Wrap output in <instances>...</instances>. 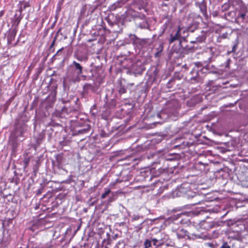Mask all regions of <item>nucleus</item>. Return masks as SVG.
Returning a JSON list of instances; mask_svg holds the SVG:
<instances>
[{
	"label": "nucleus",
	"instance_id": "obj_5",
	"mask_svg": "<svg viewBox=\"0 0 248 248\" xmlns=\"http://www.w3.org/2000/svg\"><path fill=\"white\" fill-rule=\"evenodd\" d=\"M183 38L182 36L180 34V30H177L175 31L172 32L170 35V38L169 39V43L171 44L175 41H182V39Z\"/></svg>",
	"mask_w": 248,
	"mask_h": 248
},
{
	"label": "nucleus",
	"instance_id": "obj_8",
	"mask_svg": "<svg viewBox=\"0 0 248 248\" xmlns=\"http://www.w3.org/2000/svg\"><path fill=\"white\" fill-rule=\"evenodd\" d=\"M150 172L151 174V178L152 177H156L159 176L161 173H162L164 169L162 168H159L157 170H155L154 169L150 170Z\"/></svg>",
	"mask_w": 248,
	"mask_h": 248
},
{
	"label": "nucleus",
	"instance_id": "obj_19",
	"mask_svg": "<svg viewBox=\"0 0 248 248\" xmlns=\"http://www.w3.org/2000/svg\"><path fill=\"white\" fill-rule=\"evenodd\" d=\"M157 49L158 50V51L156 53V55H157L158 53H160L162 51V50L163 49V44H160L158 47Z\"/></svg>",
	"mask_w": 248,
	"mask_h": 248
},
{
	"label": "nucleus",
	"instance_id": "obj_14",
	"mask_svg": "<svg viewBox=\"0 0 248 248\" xmlns=\"http://www.w3.org/2000/svg\"><path fill=\"white\" fill-rule=\"evenodd\" d=\"M105 192L103 193L101 196V198L102 199L106 198V197L110 193V189L105 188Z\"/></svg>",
	"mask_w": 248,
	"mask_h": 248
},
{
	"label": "nucleus",
	"instance_id": "obj_10",
	"mask_svg": "<svg viewBox=\"0 0 248 248\" xmlns=\"http://www.w3.org/2000/svg\"><path fill=\"white\" fill-rule=\"evenodd\" d=\"M178 30H180V34H181V36L183 35V36H182L183 38H184L187 36H188V34L187 29L179 26Z\"/></svg>",
	"mask_w": 248,
	"mask_h": 248
},
{
	"label": "nucleus",
	"instance_id": "obj_27",
	"mask_svg": "<svg viewBox=\"0 0 248 248\" xmlns=\"http://www.w3.org/2000/svg\"><path fill=\"white\" fill-rule=\"evenodd\" d=\"M77 59L79 61H81V59L79 57H78Z\"/></svg>",
	"mask_w": 248,
	"mask_h": 248
},
{
	"label": "nucleus",
	"instance_id": "obj_22",
	"mask_svg": "<svg viewBox=\"0 0 248 248\" xmlns=\"http://www.w3.org/2000/svg\"><path fill=\"white\" fill-rule=\"evenodd\" d=\"M140 218V217L138 216H135L133 217L132 219L134 220H138Z\"/></svg>",
	"mask_w": 248,
	"mask_h": 248
},
{
	"label": "nucleus",
	"instance_id": "obj_9",
	"mask_svg": "<svg viewBox=\"0 0 248 248\" xmlns=\"http://www.w3.org/2000/svg\"><path fill=\"white\" fill-rule=\"evenodd\" d=\"M165 238H153L152 239V242L153 244L155 246H160L164 244Z\"/></svg>",
	"mask_w": 248,
	"mask_h": 248
},
{
	"label": "nucleus",
	"instance_id": "obj_24",
	"mask_svg": "<svg viewBox=\"0 0 248 248\" xmlns=\"http://www.w3.org/2000/svg\"><path fill=\"white\" fill-rule=\"evenodd\" d=\"M81 131H82L81 133H83V132H86L87 131V130L86 129H83V130H81Z\"/></svg>",
	"mask_w": 248,
	"mask_h": 248
},
{
	"label": "nucleus",
	"instance_id": "obj_16",
	"mask_svg": "<svg viewBox=\"0 0 248 248\" xmlns=\"http://www.w3.org/2000/svg\"><path fill=\"white\" fill-rule=\"evenodd\" d=\"M219 248H231V246L228 243L224 242Z\"/></svg>",
	"mask_w": 248,
	"mask_h": 248
},
{
	"label": "nucleus",
	"instance_id": "obj_21",
	"mask_svg": "<svg viewBox=\"0 0 248 248\" xmlns=\"http://www.w3.org/2000/svg\"><path fill=\"white\" fill-rule=\"evenodd\" d=\"M143 222H142L140 224L139 226H137L136 228H137V230H140L142 229L141 225Z\"/></svg>",
	"mask_w": 248,
	"mask_h": 248
},
{
	"label": "nucleus",
	"instance_id": "obj_11",
	"mask_svg": "<svg viewBox=\"0 0 248 248\" xmlns=\"http://www.w3.org/2000/svg\"><path fill=\"white\" fill-rule=\"evenodd\" d=\"M198 4L201 12L203 15H205L206 14V6L205 4L203 2H200Z\"/></svg>",
	"mask_w": 248,
	"mask_h": 248
},
{
	"label": "nucleus",
	"instance_id": "obj_3",
	"mask_svg": "<svg viewBox=\"0 0 248 248\" xmlns=\"http://www.w3.org/2000/svg\"><path fill=\"white\" fill-rule=\"evenodd\" d=\"M184 48L182 46V41H180L178 44L175 45L172 47L171 52L172 54L175 53L178 54L180 57H184Z\"/></svg>",
	"mask_w": 248,
	"mask_h": 248
},
{
	"label": "nucleus",
	"instance_id": "obj_29",
	"mask_svg": "<svg viewBox=\"0 0 248 248\" xmlns=\"http://www.w3.org/2000/svg\"><path fill=\"white\" fill-rule=\"evenodd\" d=\"M134 84L133 83H131L130 85H133Z\"/></svg>",
	"mask_w": 248,
	"mask_h": 248
},
{
	"label": "nucleus",
	"instance_id": "obj_4",
	"mask_svg": "<svg viewBox=\"0 0 248 248\" xmlns=\"http://www.w3.org/2000/svg\"><path fill=\"white\" fill-rule=\"evenodd\" d=\"M206 39V33L203 31H201L199 33L197 34V36L195 39L190 41L192 44H198L203 42Z\"/></svg>",
	"mask_w": 248,
	"mask_h": 248
},
{
	"label": "nucleus",
	"instance_id": "obj_25",
	"mask_svg": "<svg viewBox=\"0 0 248 248\" xmlns=\"http://www.w3.org/2000/svg\"><path fill=\"white\" fill-rule=\"evenodd\" d=\"M214 226V225L213 224H212L211 225H210L209 228H212Z\"/></svg>",
	"mask_w": 248,
	"mask_h": 248
},
{
	"label": "nucleus",
	"instance_id": "obj_2",
	"mask_svg": "<svg viewBox=\"0 0 248 248\" xmlns=\"http://www.w3.org/2000/svg\"><path fill=\"white\" fill-rule=\"evenodd\" d=\"M177 235L179 238H182L185 236H187L188 238L189 239H195L200 238V235H196L195 234H189L187 231L183 229H181L177 233Z\"/></svg>",
	"mask_w": 248,
	"mask_h": 248
},
{
	"label": "nucleus",
	"instance_id": "obj_6",
	"mask_svg": "<svg viewBox=\"0 0 248 248\" xmlns=\"http://www.w3.org/2000/svg\"><path fill=\"white\" fill-rule=\"evenodd\" d=\"M187 187L186 185H182L180 188L179 191L184 193L187 198H192L196 196V193L191 190H186Z\"/></svg>",
	"mask_w": 248,
	"mask_h": 248
},
{
	"label": "nucleus",
	"instance_id": "obj_7",
	"mask_svg": "<svg viewBox=\"0 0 248 248\" xmlns=\"http://www.w3.org/2000/svg\"><path fill=\"white\" fill-rule=\"evenodd\" d=\"M9 145L11 146L12 154H14L17 151V148L19 145L16 138H12L9 141Z\"/></svg>",
	"mask_w": 248,
	"mask_h": 248
},
{
	"label": "nucleus",
	"instance_id": "obj_26",
	"mask_svg": "<svg viewBox=\"0 0 248 248\" xmlns=\"http://www.w3.org/2000/svg\"><path fill=\"white\" fill-rule=\"evenodd\" d=\"M113 201V199L112 198H110V199L109 200V202H111Z\"/></svg>",
	"mask_w": 248,
	"mask_h": 248
},
{
	"label": "nucleus",
	"instance_id": "obj_12",
	"mask_svg": "<svg viewBox=\"0 0 248 248\" xmlns=\"http://www.w3.org/2000/svg\"><path fill=\"white\" fill-rule=\"evenodd\" d=\"M16 36V33L14 31L12 32L11 33H10L9 35H8L7 37L8 39V42L9 43H11L13 40H15V38Z\"/></svg>",
	"mask_w": 248,
	"mask_h": 248
},
{
	"label": "nucleus",
	"instance_id": "obj_1",
	"mask_svg": "<svg viewBox=\"0 0 248 248\" xmlns=\"http://www.w3.org/2000/svg\"><path fill=\"white\" fill-rule=\"evenodd\" d=\"M71 67L74 69L77 74V76L72 79V81L73 82H79L80 80L79 76L83 72V67L76 61L73 62Z\"/></svg>",
	"mask_w": 248,
	"mask_h": 248
},
{
	"label": "nucleus",
	"instance_id": "obj_13",
	"mask_svg": "<svg viewBox=\"0 0 248 248\" xmlns=\"http://www.w3.org/2000/svg\"><path fill=\"white\" fill-rule=\"evenodd\" d=\"M61 29H59V30L57 31V33L56 34V35L54 37V38L53 39V41L51 43V44L50 45V47H53V46H54V45L55 44V41H56V40L57 39V38L58 37L59 34H60L61 35H62V33L61 32Z\"/></svg>",
	"mask_w": 248,
	"mask_h": 248
},
{
	"label": "nucleus",
	"instance_id": "obj_20",
	"mask_svg": "<svg viewBox=\"0 0 248 248\" xmlns=\"http://www.w3.org/2000/svg\"><path fill=\"white\" fill-rule=\"evenodd\" d=\"M237 47V43H235L233 46V47L232 48V51L231 52H230V53H231V52H235L236 51V50Z\"/></svg>",
	"mask_w": 248,
	"mask_h": 248
},
{
	"label": "nucleus",
	"instance_id": "obj_17",
	"mask_svg": "<svg viewBox=\"0 0 248 248\" xmlns=\"http://www.w3.org/2000/svg\"><path fill=\"white\" fill-rule=\"evenodd\" d=\"M246 14L245 13L239 12L237 15V18H241L243 20L245 19Z\"/></svg>",
	"mask_w": 248,
	"mask_h": 248
},
{
	"label": "nucleus",
	"instance_id": "obj_15",
	"mask_svg": "<svg viewBox=\"0 0 248 248\" xmlns=\"http://www.w3.org/2000/svg\"><path fill=\"white\" fill-rule=\"evenodd\" d=\"M152 240L147 239L144 243V248H150L152 246Z\"/></svg>",
	"mask_w": 248,
	"mask_h": 248
},
{
	"label": "nucleus",
	"instance_id": "obj_23",
	"mask_svg": "<svg viewBox=\"0 0 248 248\" xmlns=\"http://www.w3.org/2000/svg\"><path fill=\"white\" fill-rule=\"evenodd\" d=\"M28 6H29V5H28V3H25L24 4V8H26V7H28Z\"/></svg>",
	"mask_w": 248,
	"mask_h": 248
},
{
	"label": "nucleus",
	"instance_id": "obj_28",
	"mask_svg": "<svg viewBox=\"0 0 248 248\" xmlns=\"http://www.w3.org/2000/svg\"><path fill=\"white\" fill-rule=\"evenodd\" d=\"M25 163L26 164H27V163H28V161H26V162H25Z\"/></svg>",
	"mask_w": 248,
	"mask_h": 248
},
{
	"label": "nucleus",
	"instance_id": "obj_18",
	"mask_svg": "<svg viewBox=\"0 0 248 248\" xmlns=\"http://www.w3.org/2000/svg\"><path fill=\"white\" fill-rule=\"evenodd\" d=\"M126 89L124 86H121L119 89V92L121 94L124 93H126Z\"/></svg>",
	"mask_w": 248,
	"mask_h": 248
}]
</instances>
